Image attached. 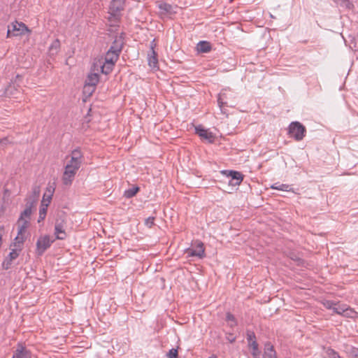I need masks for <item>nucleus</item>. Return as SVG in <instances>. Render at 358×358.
Returning a JSON list of instances; mask_svg holds the SVG:
<instances>
[{
    "label": "nucleus",
    "instance_id": "7",
    "mask_svg": "<svg viewBox=\"0 0 358 358\" xmlns=\"http://www.w3.org/2000/svg\"><path fill=\"white\" fill-rule=\"evenodd\" d=\"M306 132V127L299 122H292L289 126V135L297 141L304 138Z\"/></svg>",
    "mask_w": 358,
    "mask_h": 358
},
{
    "label": "nucleus",
    "instance_id": "40",
    "mask_svg": "<svg viewBox=\"0 0 358 358\" xmlns=\"http://www.w3.org/2000/svg\"><path fill=\"white\" fill-rule=\"evenodd\" d=\"M33 193L35 196V197H38V195H39V193H40V190H39V188L38 187H35L34 189H33Z\"/></svg>",
    "mask_w": 358,
    "mask_h": 358
},
{
    "label": "nucleus",
    "instance_id": "10",
    "mask_svg": "<svg viewBox=\"0 0 358 358\" xmlns=\"http://www.w3.org/2000/svg\"><path fill=\"white\" fill-rule=\"evenodd\" d=\"M27 228V224L24 222L23 224L18 225L17 235L14 239V242L11 246L17 248L18 250L22 249L23 243L25 241V232Z\"/></svg>",
    "mask_w": 358,
    "mask_h": 358
},
{
    "label": "nucleus",
    "instance_id": "31",
    "mask_svg": "<svg viewBox=\"0 0 358 358\" xmlns=\"http://www.w3.org/2000/svg\"><path fill=\"white\" fill-rule=\"evenodd\" d=\"M249 347L252 348V355L254 357H257V356L259 355L260 352L259 350L258 343H257V341L252 342V343L250 345H249Z\"/></svg>",
    "mask_w": 358,
    "mask_h": 358
},
{
    "label": "nucleus",
    "instance_id": "28",
    "mask_svg": "<svg viewBox=\"0 0 358 358\" xmlns=\"http://www.w3.org/2000/svg\"><path fill=\"white\" fill-rule=\"evenodd\" d=\"M325 354L328 358H341L338 353L331 348L325 349Z\"/></svg>",
    "mask_w": 358,
    "mask_h": 358
},
{
    "label": "nucleus",
    "instance_id": "41",
    "mask_svg": "<svg viewBox=\"0 0 358 358\" xmlns=\"http://www.w3.org/2000/svg\"><path fill=\"white\" fill-rule=\"evenodd\" d=\"M337 3H345L346 5L349 3L348 0H334Z\"/></svg>",
    "mask_w": 358,
    "mask_h": 358
},
{
    "label": "nucleus",
    "instance_id": "16",
    "mask_svg": "<svg viewBox=\"0 0 358 358\" xmlns=\"http://www.w3.org/2000/svg\"><path fill=\"white\" fill-rule=\"evenodd\" d=\"M13 358H31V352L22 344L18 343Z\"/></svg>",
    "mask_w": 358,
    "mask_h": 358
},
{
    "label": "nucleus",
    "instance_id": "17",
    "mask_svg": "<svg viewBox=\"0 0 358 358\" xmlns=\"http://www.w3.org/2000/svg\"><path fill=\"white\" fill-rule=\"evenodd\" d=\"M227 176L231 178L229 181V185H239L243 180V175L238 171H229Z\"/></svg>",
    "mask_w": 358,
    "mask_h": 358
},
{
    "label": "nucleus",
    "instance_id": "8",
    "mask_svg": "<svg viewBox=\"0 0 358 358\" xmlns=\"http://www.w3.org/2000/svg\"><path fill=\"white\" fill-rule=\"evenodd\" d=\"M54 241L55 240L51 239L48 235L40 236L36 242V255L38 256H41L45 251L51 246Z\"/></svg>",
    "mask_w": 358,
    "mask_h": 358
},
{
    "label": "nucleus",
    "instance_id": "27",
    "mask_svg": "<svg viewBox=\"0 0 358 358\" xmlns=\"http://www.w3.org/2000/svg\"><path fill=\"white\" fill-rule=\"evenodd\" d=\"M345 310L344 312L343 316L346 317L355 318L357 315V313L355 312L352 308L350 306H347L345 308Z\"/></svg>",
    "mask_w": 358,
    "mask_h": 358
},
{
    "label": "nucleus",
    "instance_id": "9",
    "mask_svg": "<svg viewBox=\"0 0 358 358\" xmlns=\"http://www.w3.org/2000/svg\"><path fill=\"white\" fill-rule=\"evenodd\" d=\"M91 72H97V74H99V72L103 74H108L111 72L109 69L108 66L105 64L103 61V57L95 58L92 62L91 69Z\"/></svg>",
    "mask_w": 358,
    "mask_h": 358
},
{
    "label": "nucleus",
    "instance_id": "2",
    "mask_svg": "<svg viewBox=\"0 0 358 358\" xmlns=\"http://www.w3.org/2000/svg\"><path fill=\"white\" fill-rule=\"evenodd\" d=\"M235 93L229 88L223 89L218 95L217 103L223 114H227L225 107H233L236 103Z\"/></svg>",
    "mask_w": 358,
    "mask_h": 358
},
{
    "label": "nucleus",
    "instance_id": "44",
    "mask_svg": "<svg viewBox=\"0 0 358 358\" xmlns=\"http://www.w3.org/2000/svg\"><path fill=\"white\" fill-rule=\"evenodd\" d=\"M12 358H13V357H12Z\"/></svg>",
    "mask_w": 358,
    "mask_h": 358
},
{
    "label": "nucleus",
    "instance_id": "29",
    "mask_svg": "<svg viewBox=\"0 0 358 358\" xmlns=\"http://www.w3.org/2000/svg\"><path fill=\"white\" fill-rule=\"evenodd\" d=\"M347 306H348V305H346V304L339 305V304L336 303V306H335V308L334 310V313L343 316L344 312L345 310V308H347Z\"/></svg>",
    "mask_w": 358,
    "mask_h": 358
},
{
    "label": "nucleus",
    "instance_id": "6",
    "mask_svg": "<svg viewBox=\"0 0 358 358\" xmlns=\"http://www.w3.org/2000/svg\"><path fill=\"white\" fill-rule=\"evenodd\" d=\"M26 33L30 34L31 30L23 22L15 21L8 26L7 37L22 36Z\"/></svg>",
    "mask_w": 358,
    "mask_h": 358
},
{
    "label": "nucleus",
    "instance_id": "20",
    "mask_svg": "<svg viewBox=\"0 0 358 358\" xmlns=\"http://www.w3.org/2000/svg\"><path fill=\"white\" fill-rule=\"evenodd\" d=\"M22 80V76L17 75L15 77V80L13 83L10 84L7 88L6 89V94L7 95H14L13 90H17L16 87H20V83Z\"/></svg>",
    "mask_w": 358,
    "mask_h": 358
},
{
    "label": "nucleus",
    "instance_id": "13",
    "mask_svg": "<svg viewBox=\"0 0 358 358\" xmlns=\"http://www.w3.org/2000/svg\"><path fill=\"white\" fill-rule=\"evenodd\" d=\"M34 203V201H28L26 204L25 209L21 213L20 217L17 221V224L21 225L23 224L24 222H26L27 224V227L29 226V220L30 218L31 214V208Z\"/></svg>",
    "mask_w": 358,
    "mask_h": 358
},
{
    "label": "nucleus",
    "instance_id": "18",
    "mask_svg": "<svg viewBox=\"0 0 358 358\" xmlns=\"http://www.w3.org/2000/svg\"><path fill=\"white\" fill-rule=\"evenodd\" d=\"M158 8L162 14H174L176 13L177 7L169 3L161 2L158 4Z\"/></svg>",
    "mask_w": 358,
    "mask_h": 358
},
{
    "label": "nucleus",
    "instance_id": "36",
    "mask_svg": "<svg viewBox=\"0 0 358 358\" xmlns=\"http://www.w3.org/2000/svg\"><path fill=\"white\" fill-rule=\"evenodd\" d=\"M155 217H149L145 220V224L148 227L151 228L155 224Z\"/></svg>",
    "mask_w": 358,
    "mask_h": 358
},
{
    "label": "nucleus",
    "instance_id": "4",
    "mask_svg": "<svg viewBox=\"0 0 358 358\" xmlns=\"http://www.w3.org/2000/svg\"><path fill=\"white\" fill-rule=\"evenodd\" d=\"M125 0H112L109 8L108 20L114 25L120 20V12L124 9Z\"/></svg>",
    "mask_w": 358,
    "mask_h": 358
},
{
    "label": "nucleus",
    "instance_id": "12",
    "mask_svg": "<svg viewBox=\"0 0 358 358\" xmlns=\"http://www.w3.org/2000/svg\"><path fill=\"white\" fill-rule=\"evenodd\" d=\"M196 134L202 139L208 143H213L215 140V136L212 132L208 129L203 128L201 125L195 127Z\"/></svg>",
    "mask_w": 358,
    "mask_h": 358
},
{
    "label": "nucleus",
    "instance_id": "14",
    "mask_svg": "<svg viewBox=\"0 0 358 358\" xmlns=\"http://www.w3.org/2000/svg\"><path fill=\"white\" fill-rule=\"evenodd\" d=\"M155 46V41H152L150 44V50L148 55V64L153 69L157 68L158 64L157 54L154 50Z\"/></svg>",
    "mask_w": 358,
    "mask_h": 358
},
{
    "label": "nucleus",
    "instance_id": "23",
    "mask_svg": "<svg viewBox=\"0 0 358 358\" xmlns=\"http://www.w3.org/2000/svg\"><path fill=\"white\" fill-rule=\"evenodd\" d=\"M60 49V41L55 39L49 47V54L51 56L57 55Z\"/></svg>",
    "mask_w": 358,
    "mask_h": 358
},
{
    "label": "nucleus",
    "instance_id": "39",
    "mask_svg": "<svg viewBox=\"0 0 358 358\" xmlns=\"http://www.w3.org/2000/svg\"><path fill=\"white\" fill-rule=\"evenodd\" d=\"M12 261L11 259H9L8 258H6V259L3 261V267L4 269L7 270L8 269L10 266H11V264H12Z\"/></svg>",
    "mask_w": 358,
    "mask_h": 358
},
{
    "label": "nucleus",
    "instance_id": "3",
    "mask_svg": "<svg viewBox=\"0 0 358 358\" xmlns=\"http://www.w3.org/2000/svg\"><path fill=\"white\" fill-rule=\"evenodd\" d=\"M67 227V217L64 212H58L55 221V239L64 240L66 236V229Z\"/></svg>",
    "mask_w": 358,
    "mask_h": 358
},
{
    "label": "nucleus",
    "instance_id": "34",
    "mask_svg": "<svg viewBox=\"0 0 358 358\" xmlns=\"http://www.w3.org/2000/svg\"><path fill=\"white\" fill-rule=\"evenodd\" d=\"M323 305L326 308L334 310L336 303L333 301L327 300L323 302Z\"/></svg>",
    "mask_w": 358,
    "mask_h": 358
},
{
    "label": "nucleus",
    "instance_id": "26",
    "mask_svg": "<svg viewBox=\"0 0 358 358\" xmlns=\"http://www.w3.org/2000/svg\"><path fill=\"white\" fill-rule=\"evenodd\" d=\"M138 191H139L138 187H133L131 188H129V189L125 190L124 192V196L127 199H130V198H132L133 196H134Z\"/></svg>",
    "mask_w": 358,
    "mask_h": 358
},
{
    "label": "nucleus",
    "instance_id": "5",
    "mask_svg": "<svg viewBox=\"0 0 358 358\" xmlns=\"http://www.w3.org/2000/svg\"><path fill=\"white\" fill-rule=\"evenodd\" d=\"M185 254L187 257L203 258L205 257L203 243L200 241H195L192 244L191 247L185 250Z\"/></svg>",
    "mask_w": 358,
    "mask_h": 358
},
{
    "label": "nucleus",
    "instance_id": "33",
    "mask_svg": "<svg viewBox=\"0 0 358 358\" xmlns=\"http://www.w3.org/2000/svg\"><path fill=\"white\" fill-rule=\"evenodd\" d=\"M48 208L45 207L40 206L39 208V216L38 222H40L45 220L46 214H47Z\"/></svg>",
    "mask_w": 358,
    "mask_h": 358
},
{
    "label": "nucleus",
    "instance_id": "19",
    "mask_svg": "<svg viewBox=\"0 0 358 358\" xmlns=\"http://www.w3.org/2000/svg\"><path fill=\"white\" fill-rule=\"evenodd\" d=\"M123 45V40L121 37H117L113 44L111 45L110 48L108 50H110L111 52H116L120 55V53L122 51Z\"/></svg>",
    "mask_w": 358,
    "mask_h": 358
},
{
    "label": "nucleus",
    "instance_id": "24",
    "mask_svg": "<svg viewBox=\"0 0 358 358\" xmlns=\"http://www.w3.org/2000/svg\"><path fill=\"white\" fill-rule=\"evenodd\" d=\"M211 50V45L209 42L200 41L197 44V50L200 52H208Z\"/></svg>",
    "mask_w": 358,
    "mask_h": 358
},
{
    "label": "nucleus",
    "instance_id": "42",
    "mask_svg": "<svg viewBox=\"0 0 358 358\" xmlns=\"http://www.w3.org/2000/svg\"><path fill=\"white\" fill-rule=\"evenodd\" d=\"M227 338L230 343H233L235 341V337L232 334H229Z\"/></svg>",
    "mask_w": 358,
    "mask_h": 358
},
{
    "label": "nucleus",
    "instance_id": "32",
    "mask_svg": "<svg viewBox=\"0 0 358 358\" xmlns=\"http://www.w3.org/2000/svg\"><path fill=\"white\" fill-rule=\"evenodd\" d=\"M226 320L229 322V325L231 327H233L236 325V320L234 315L230 313H227L226 315Z\"/></svg>",
    "mask_w": 358,
    "mask_h": 358
},
{
    "label": "nucleus",
    "instance_id": "43",
    "mask_svg": "<svg viewBox=\"0 0 358 358\" xmlns=\"http://www.w3.org/2000/svg\"><path fill=\"white\" fill-rule=\"evenodd\" d=\"M209 358H217V357H215V356H211V357H210Z\"/></svg>",
    "mask_w": 358,
    "mask_h": 358
},
{
    "label": "nucleus",
    "instance_id": "25",
    "mask_svg": "<svg viewBox=\"0 0 358 358\" xmlns=\"http://www.w3.org/2000/svg\"><path fill=\"white\" fill-rule=\"evenodd\" d=\"M271 187L273 189L294 192V189L287 184L275 183L272 185Z\"/></svg>",
    "mask_w": 358,
    "mask_h": 358
},
{
    "label": "nucleus",
    "instance_id": "35",
    "mask_svg": "<svg viewBox=\"0 0 358 358\" xmlns=\"http://www.w3.org/2000/svg\"><path fill=\"white\" fill-rule=\"evenodd\" d=\"M247 341L248 343V345H250L252 343V342L256 341V336L253 331H248Z\"/></svg>",
    "mask_w": 358,
    "mask_h": 358
},
{
    "label": "nucleus",
    "instance_id": "30",
    "mask_svg": "<svg viewBox=\"0 0 358 358\" xmlns=\"http://www.w3.org/2000/svg\"><path fill=\"white\" fill-rule=\"evenodd\" d=\"M21 250H18L17 248L13 247V248L11 249V251L8 254L7 258L11 260L15 259L19 256L20 252Z\"/></svg>",
    "mask_w": 358,
    "mask_h": 358
},
{
    "label": "nucleus",
    "instance_id": "21",
    "mask_svg": "<svg viewBox=\"0 0 358 358\" xmlns=\"http://www.w3.org/2000/svg\"><path fill=\"white\" fill-rule=\"evenodd\" d=\"M48 192H49L48 194L45 193L43 194V199L41 201V206L45 207L47 208L51 202L54 189L49 187V188H48Z\"/></svg>",
    "mask_w": 358,
    "mask_h": 358
},
{
    "label": "nucleus",
    "instance_id": "37",
    "mask_svg": "<svg viewBox=\"0 0 358 358\" xmlns=\"http://www.w3.org/2000/svg\"><path fill=\"white\" fill-rule=\"evenodd\" d=\"M167 357L169 358H178V350L174 348L171 349L167 354Z\"/></svg>",
    "mask_w": 358,
    "mask_h": 358
},
{
    "label": "nucleus",
    "instance_id": "11",
    "mask_svg": "<svg viewBox=\"0 0 358 358\" xmlns=\"http://www.w3.org/2000/svg\"><path fill=\"white\" fill-rule=\"evenodd\" d=\"M99 81V74L97 72H90L86 80L84 89L85 91H89L91 94L94 91L95 87Z\"/></svg>",
    "mask_w": 358,
    "mask_h": 358
},
{
    "label": "nucleus",
    "instance_id": "38",
    "mask_svg": "<svg viewBox=\"0 0 358 358\" xmlns=\"http://www.w3.org/2000/svg\"><path fill=\"white\" fill-rule=\"evenodd\" d=\"M9 143V141L8 138H3L0 139V151Z\"/></svg>",
    "mask_w": 358,
    "mask_h": 358
},
{
    "label": "nucleus",
    "instance_id": "1",
    "mask_svg": "<svg viewBox=\"0 0 358 358\" xmlns=\"http://www.w3.org/2000/svg\"><path fill=\"white\" fill-rule=\"evenodd\" d=\"M83 159V155L80 150L75 149L70 154V159L64 166V171L62 176L63 184L71 185L74 180L75 176L80 168Z\"/></svg>",
    "mask_w": 358,
    "mask_h": 358
},
{
    "label": "nucleus",
    "instance_id": "15",
    "mask_svg": "<svg viewBox=\"0 0 358 358\" xmlns=\"http://www.w3.org/2000/svg\"><path fill=\"white\" fill-rule=\"evenodd\" d=\"M118 57L119 54L116 52H111L110 50H108L106 52L105 57H103V61L110 71L113 70V66Z\"/></svg>",
    "mask_w": 358,
    "mask_h": 358
},
{
    "label": "nucleus",
    "instance_id": "22",
    "mask_svg": "<svg viewBox=\"0 0 358 358\" xmlns=\"http://www.w3.org/2000/svg\"><path fill=\"white\" fill-rule=\"evenodd\" d=\"M264 358H277L273 346L270 343H267L264 345Z\"/></svg>",
    "mask_w": 358,
    "mask_h": 358
}]
</instances>
